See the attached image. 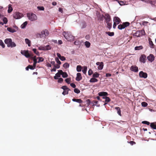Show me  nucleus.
Segmentation results:
<instances>
[{
    "mask_svg": "<svg viewBox=\"0 0 156 156\" xmlns=\"http://www.w3.org/2000/svg\"><path fill=\"white\" fill-rule=\"evenodd\" d=\"M96 15L98 17V20H110V17L109 15L108 14H106L104 15H103L100 14V13L98 12H97Z\"/></svg>",
    "mask_w": 156,
    "mask_h": 156,
    "instance_id": "nucleus-1",
    "label": "nucleus"
},
{
    "mask_svg": "<svg viewBox=\"0 0 156 156\" xmlns=\"http://www.w3.org/2000/svg\"><path fill=\"white\" fill-rule=\"evenodd\" d=\"M5 43L7 44L8 47H14L16 46V44L13 42L10 38H7L5 40Z\"/></svg>",
    "mask_w": 156,
    "mask_h": 156,
    "instance_id": "nucleus-2",
    "label": "nucleus"
},
{
    "mask_svg": "<svg viewBox=\"0 0 156 156\" xmlns=\"http://www.w3.org/2000/svg\"><path fill=\"white\" fill-rule=\"evenodd\" d=\"M63 35L66 39L68 41H71L73 40L74 39L73 36L71 35H69L68 33H66L65 32H63Z\"/></svg>",
    "mask_w": 156,
    "mask_h": 156,
    "instance_id": "nucleus-3",
    "label": "nucleus"
},
{
    "mask_svg": "<svg viewBox=\"0 0 156 156\" xmlns=\"http://www.w3.org/2000/svg\"><path fill=\"white\" fill-rule=\"evenodd\" d=\"M129 24L130 23L129 22H123L122 24L119 25L118 28L119 30H121L129 26Z\"/></svg>",
    "mask_w": 156,
    "mask_h": 156,
    "instance_id": "nucleus-4",
    "label": "nucleus"
},
{
    "mask_svg": "<svg viewBox=\"0 0 156 156\" xmlns=\"http://www.w3.org/2000/svg\"><path fill=\"white\" fill-rule=\"evenodd\" d=\"M23 16V14L19 12H16L13 14V17L16 19H20Z\"/></svg>",
    "mask_w": 156,
    "mask_h": 156,
    "instance_id": "nucleus-5",
    "label": "nucleus"
},
{
    "mask_svg": "<svg viewBox=\"0 0 156 156\" xmlns=\"http://www.w3.org/2000/svg\"><path fill=\"white\" fill-rule=\"evenodd\" d=\"M27 15L29 20H37V16L36 15L32 13H27Z\"/></svg>",
    "mask_w": 156,
    "mask_h": 156,
    "instance_id": "nucleus-6",
    "label": "nucleus"
},
{
    "mask_svg": "<svg viewBox=\"0 0 156 156\" xmlns=\"http://www.w3.org/2000/svg\"><path fill=\"white\" fill-rule=\"evenodd\" d=\"M61 88L63 90V91L62 93V94L64 95L68 94L69 91L70 90L66 86H62Z\"/></svg>",
    "mask_w": 156,
    "mask_h": 156,
    "instance_id": "nucleus-7",
    "label": "nucleus"
},
{
    "mask_svg": "<svg viewBox=\"0 0 156 156\" xmlns=\"http://www.w3.org/2000/svg\"><path fill=\"white\" fill-rule=\"evenodd\" d=\"M21 54L24 55L27 58H29L30 56L28 50H21Z\"/></svg>",
    "mask_w": 156,
    "mask_h": 156,
    "instance_id": "nucleus-8",
    "label": "nucleus"
},
{
    "mask_svg": "<svg viewBox=\"0 0 156 156\" xmlns=\"http://www.w3.org/2000/svg\"><path fill=\"white\" fill-rule=\"evenodd\" d=\"M13 28L12 27H8L7 30L11 33H14L16 32L18 30V27L16 26H14Z\"/></svg>",
    "mask_w": 156,
    "mask_h": 156,
    "instance_id": "nucleus-9",
    "label": "nucleus"
},
{
    "mask_svg": "<svg viewBox=\"0 0 156 156\" xmlns=\"http://www.w3.org/2000/svg\"><path fill=\"white\" fill-rule=\"evenodd\" d=\"M139 76L140 77L146 78L147 77V74L146 73L141 71L139 73Z\"/></svg>",
    "mask_w": 156,
    "mask_h": 156,
    "instance_id": "nucleus-10",
    "label": "nucleus"
},
{
    "mask_svg": "<svg viewBox=\"0 0 156 156\" xmlns=\"http://www.w3.org/2000/svg\"><path fill=\"white\" fill-rule=\"evenodd\" d=\"M146 60V57L145 55H142L140 58V61L141 62L144 63Z\"/></svg>",
    "mask_w": 156,
    "mask_h": 156,
    "instance_id": "nucleus-11",
    "label": "nucleus"
},
{
    "mask_svg": "<svg viewBox=\"0 0 156 156\" xmlns=\"http://www.w3.org/2000/svg\"><path fill=\"white\" fill-rule=\"evenodd\" d=\"M145 18H147V19L149 18L151 20H155L154 19L155 18H152L151 17H149L148 16H147V17H145V16H136L135 17V19H145Z\"/></svg>",
    "mask_w": 156,
    "mask_h": 156,
    "instance_id": "nucleus-12",
    "label": "nucleus"
},
{
    "mask_svg": "<svg viewBox=\"0 0 156 156\" xmlns=\"http://www.w3.org/2000/svg\"><path fill=\"white\" fill-rule=\"evenodd\" d=\"M155 57L152 54H150L149 56L147 57L148 60L150 62H152L154 60Z\"/></svg>",
    "mask_w": 156,
    "mask_h": 156,
    "instance_id": "nucleus-13",
    "label": "nucleus"
},
{
    "mask_svg": "<svg viewBox=\"0 0 156 156\" xmlns=\"http://www.w3.org/2000/svg\"><path fill=\"white\" fill-rule=\"evenodd\" d=\"M97 65L98 66V68L99 70H101L103 68V62H97L96 63Z\"/></svg>",
    "mask_w": 156,
    "mask_h": 156,
    "instance_id": "nucleus-14",
    "label": "nucleus"
},
{
    "mask_svg": "<svg viewBox=\"0 0 156 156\" xmlns=\"http://www.w3.org/2000/svg\"><path fill=\"white\" fill-rule=\"evenodd\" d=\"M49 32L48 30H44L42 31L41 32V34H40L41 37H42L44 36V35L45 36H47L48 35Z\"/></svg>",
    "mask_w": 156,
    "mask_h": 156,
    "instance_id": "nucleus-15",
    "label": "nucleus"
},
{
    "mask_svg": "<svg viewBox=\"0 0 156 156\" xmlns=\"http://www.w3.org/2000/svg\"><path fill=\"white\" fill-rule=\"evenodd\" d=\"M130 70L135 72H137L138 71V67L136 66H132L130 68Z\"/></svg>",
    "mask_w": 156,
    "mask_h": 156,
    "instance_id": "nucleus-16",
    "label": "nucleus"
},
{
    "mask_svg": "<svg viewBox=\"0 0 156 156\" xmlns=\"http://www.w3.org/2000/svg\"><path fill=\"white\" fill-rule=\"evenodd\" d=\"M80 26L82 28H84L86 27V23L84 20H82L80 23Z\"/></svg>",
    "mask_w": 156,
    "mask_h": 156,
    "instance_id": "nucleus-17",
    "label": "nucleus"
},
{
    "mask_svg": "<svg viewBox=\"0 0 156 156\" xmlns=\"http://www.w3.org/2000/svg\"><path fill=\"white\" fill-rule=\"evenodd\" d=\"M98 94L100 96H107L108 95V93L106 92H101L98 93Z\"/></svg>",
    "mask_w": 156,
    "mask_h": 156,
    "instance_id": "nucleus-18",
    "label": "nucleus"
},
{
    "mask_svg": "<svg viewBox=\"0 0 156 156\" xmlns=\"http://www.w3.org/2000/svg\"><path fill=\"white\" fill-rule=\"evenodd\" d=\"M60 70H58V72L55 74V76H54V78L57 80L58 79V77H60L61 75V73L60 72Z\"/></svg>",
    "mask_w": 156,
    "mask_h": 156,
    "instance_id": "nucleus-19",
    "label": "nucleus"
},
{
    "mask_svg": "<svg viewBox=\"0 0 156 156\" xmlns=\"http://www.w3.org/2000/svg\"><path fill=\"white\" fill-rule=\"evenodd\" d=\"M82 79L81 75L80 73H78L77 74V76L76 78V80L77 81H80Z\"/></svg>",
    "mask_w": 156,
    "mask_h": 156,
    "instance_id": "nucleus-20",
    "label": "nucleus"
},
{
    "mask_svg": "<svg viewBox=\"0 0 156 156\" xmlns=\"http://www.w3.org/2000/svg\"><path fill=\"white\" fill-rule=\"evenodd\" d=\"M133 36H136V37H140V30H137L133 34Z\"/></svg>",
    "mask_w": 156,
    "mask_h": 156,
    "instance_id": "nucleus-21",
    "label": "nucleus"
},
{
    "mask_svg": "<svg viewBox=\"0 0 156 156\" xmlns=\"http://www.w3.org/2000/svg\"><path fill=\"white\" fill-rule=\"evenodd\" d=\"M60 72L61 73V75H62L63 77L66 78L68 76V75L66 73L63 72L62 70H60Z\"/></svg>",
    "mask_w": 156,
    "mask_h": 156,
    "instance_id": "nucleus-22",
    "label": "nucleus"
},
{
    "mask_svg": "<svg viewBox=\"0 0 156 156\" xmlns=\"http://www.w3.org/2000/svg\"><path fill=\"white\" fill-rule=\"evenodd\" d=\"M106 20V22L107 23V27L108 29H110L111 28L112 26V24L111 23H110L109 22L110 20Z\"/></svg>",
    "mask_w": 156,
    "mask_h": 156,
    "instance_id": "nucleus-23",
    "label": "nucleus"
},
{
    "mask_svg": "<svg viewBox=\"0 0 156 156\" xmlns=\"http://www.w3.org/2000/svg\"><path fill=\"white\" fill-rule=\"evenodd\" d=\"M72 101H73L79 103H81L83 102L82 100L81 99L73 98L72 99Z\"/></svg>",
    "mask_w": 156,
    "mask_h": 156,
    "instance_id": "nucleus-24",
    "label": "nucleus"
},
{
    "mask_svg": "<svg viewBox=\"0 0 156 156\" xmlns=\"http://www.w3.org/2000/svg\"><path fill=\"white\" fill-rule=\"evenodd\" d=\"M150 126L153 129H156V124L154 122L151 123L150 124Z\"/></svg>",
    "mask_w": 156,
    "mask_h": 156,
    "instance_id": "nucleus-25",
    "label": "nucleus"
},
{
    "mask_svg": "<svg viewBox=\"0 0 156 156\" xmlns=\"http://www.w3.org/2000/svg\"><path fill=\"white\" fill-rule=\"evenodd\" d=\"M149 42L150 47L152 48H154V44L150 38L149 40Z\"/></svg>",
    "mask_w": 156,
    "mask_h": 156,
    "instance_id": "nucleus-26",
    "label": "nucleus"
},
{
    "mask_svg": "<svg viewBox=\"0 0 156 156\" xmlns=\"http://www.w3.org/2000/svg\"><path fill=\"white\" fill-rule=\"evenodd\" d=\"M115 109H116L117 111L118 114L120 116H121V111L120 108L119 107H115Z\"/></svg>",
    "mask_w": 156,
    "mask_h": 156,
    "instance_id": "nucleus-27",
    "label": "nucleus"
},
{
    "mask_svg": "<svg viewBox=\"0 0 156 156\" xmlns=\"http://www.w3.org/2000/svg\"><path fill=\"white\" fill-rule=\"evenodd\" d=\"M25 41L26 44H28V46L30 47V46L31 41L29 39L26 38L25 39Z\"/></svg>",
    "mask_w": 156,
    "mask_h": 156,
    "instance_id": "nucleus-28",
    "label": "nucleus"
},
{
    "mask_svg": "<svg viewBox=\"0 0 156 156\" xmlns=\"http://www.w3.org/2000/svg\"><path fill=\"white\" fill-rule=\"evenodd\" d=\"M13 10V9L11 6V5H9L8 9V13H10Z\"/></svg>",
    "mask_w": 156,
    "mask_h": 156,
    "instance_id": "nucleus-29",
    "label": "nucleus"
},
{
    "mask_svg": "<svg viewBox=\"0 0 156 156\" xmlns=\"http://www.w3.org/2000/svg\"><path fill=\"white\" fill-rule=\"evenodd\" d=\"M98 80L94 78H91L90 80V82L91 83L96 82H98Z\"/></svg>",
    "mask_w": 156,
    "mask_h": 156,
    "instance_id": "nucleus-30",
    "label": "nucleus"
},
{
    "mask_svg": "<svg viewBox=\"0 0 156 156\" xmlns=\"http://www.w3.org/2000/svg\"><path fill=\"white\" fill-rule=\"evenodd\" d=\"M143 48V47L141 45L139 46H136L135 47V50H139L142 49Z\"/></svg>",
    "mask_w": 156,
    "mask_h": 156,
    "instance_id": "nucleus-31",
    "label": "nucleus"
},
{
    "mask_svg": "<svg viewBox=\"0 0 156 156\" xmlns=\"http://www.w3.org/2000/svg\"><path fill=\"white\" fill-rule=\"evenodd\" d=\"M82 66L80 65H78L76 67V70L77 72H80L81 71Z\"/></svg>",
    "mask_w": 156,
    "mask_h": 156,
    "instance_id": "nucleus-32",
    "label": "nucleus"
},
{
    "mask_svg": "<svg viewBox=\"0 0 156 156\" xmlns=\"http://www.w3.org/2000/svg\"><path fill=\"white\" fill-rule=\"evenodd\" d=\"M143 2H144L147 3H150L151 4H152L153 2L151 1L152 0H141Z\"/></svg>",
    "mask_w": 156,
    "mask_h": 156,
    "instance_id": "nucleus-33",
    "label": "nucleus"
},
{
    "mask_svg": "<svg viewBox=\"0 0 156 156\" xmlns=\"http://www.w3.org/2000/svg\"><path fill=\"white\" fill-rule=\"evenodd\" d=\"M99 74L97 72H95L93 74V77L94 78H98L99 77Z\"/></svg>",
    "mask_w": 156,
    "mask_h": 156,
    "instance_id": "nucleus-34",
    "label": "nucleus"
},
{
    "mask_svg": "<svg viewBox=\"0 0 156 156\" xmlns=\"http://www.w3.org/2000/svg\"><path fill=\"white\" fill-rule=\"evenodd\" d=\"M32 50L37 55L39 56L40 55V54L39 52L37 51V49L35 48H33Z\"/></svg>",
    "mask_w": 156,
    "mask_h": 156,
    "instance_id": "nucleus-35",
    "label": "nucleus"
},
{
    "mask_svg": "<svg viewBox=\"0 0 156 156\" xmlns=\"http://www.w3.org/2000/svg\"><path fill=\"white\" fill-rule=\"evenodd\" d=\"M87 66H85L83 67V69L82 70V72L83 73L85 74L87 72Z\"/></svg>",
    "mask_w": 156,
    "mask_h": 156,
    "instance_id": "nucleus-36",
    "label": "nucleus"
},
{
    "mask_svg": "<svg viewBox=\"0 0 156 156\" xmlns=\"http://www.w3.org/2000/svg\"><path fill=\"white\" fill-rule=\"evenodd\" d=\"M85 44L87 48H89L90 45V43L88 41H86L85 43Z\"/></svg>",
    "mask_w": 156,
    "mask_h": 156,
    "instance_id": "nucleus-37",
    "label": "nucleus"
},
{
    "mask_svg": "<svg viewBox=\"0 0 156 156\" xmlns=\"http://www.w3.org/2000/svg\"><path fill=\"white\" fill-rule=\"evenodd\" d=\"M106 34H108L109 36H112L114 35V32H106Z\"/></svg>",
    "mask_w": 156,
    "mask_h": 156,
    "instance_id": "nucleus-38",
    "label": "nucleus"
},
{
    "mask_svg": "<svg viewBox=\"0 0 156 156\" xmlns=\"http://www.w3.org/2000/svg\"><path fill=\"white\" fill-rule=\"evenodd\" d=\"M27 24V21L24 22L21 26V27L22 28H24L26 27V26Z\"/></svg>",
    "mask_w": 156,
    "mask_h": 156,
    "instance_id": "nucleus-39",
    "label": "nucleus"
},
{
    "mask_svg": "<svg viewBox=\"0 0 156 156\" xmlns=\"http://www.w3.org/2000/svg\"><path fill=\"white\" fill-rule=\"evenodd\" d=\"M69 64L67 62L65 63L63 65V67L66 68H68L69 66Z\"/></svg>",
    "mask_w": 156,
    "mask_h": 156,
    "instance_id": "nucleus-40",
    "label": "nucleus"
},
{
    "mask_svg": "<svg viewBox=\"0 0 156 156\" xmlns=\"http://www.w3.org/2000/svg\"><path fill=\"white\" fill-rule=\"evenodd\" d=\"M45 47V50H48L51 49V47L49 45H47Z\"/></svg>",
    "mask_w": 156,
    "mask_h": 156,
    "instance_id": "nucleus-41",
    "label": "nucleus"
},
{
    "mask_svg": "<svg viewBox=\"0 0 156 156\" xmlns=\"http://www.w3.org/2000/svg\"><path fill=\"white\" fill-rule=\"evenodd\" d=\"M111 101V99L108 97H105V102L108 103L110 102Z\"/></svg>",
    "mask_w": 156,
    "mask_h": 156,
    "instance_id": "nucleus-42",
    "label": "nucleus"
},
{
    "mask_svg": "<svg viewBox=\"0 0 156 156\" xmlns=\"http://www.w3.org/2000/svg\"><path fill=\"white\" fill-rule=\"evenodd\" d=\"M147 103L145 102H143L141 103V105L144 107H146L147 105Z\"/></svg>",
    "mask_w": 156,
    "mask_h": 156,
    "instance_id": "nucleus-43",
    "label": "nucleus"
},
{
    "mask_svg": "<svg viewBox=\"0 0 156 156\" xmlns=\"http://www.w3.org/2000/svg\"><path fill=\"white\" fill-rule=\"evenodd\" d=\"M0 45L3 48H4L5 47V45L2 40H0Z\"/></svg>",
    "mask_w": 156,
    "mask_h": 156,
    "instance_id": "nucleus-44",
    "label": "nucleus"
},
{
    "mask_svg": "<svg viewBox=\"0 0 156 156\" xmlns=\"http://www.w3.org/2000/svg\"><path fill=\"white\" fill-rule=\"evenodd\" d=\"M37 58H38V61H37L38 63H39L40 62H42L43 61L44 59L42 57H38Z\"/></svg>",
    "mask_w": 156,
    "mask_h": 156,
    "instance_id": "nucleus-45",
    "label": "nucleus"
},
{
    "mask_svg": "<svg viewBox=\"0 0 156 156\" xmlns=\"http://www.w3.org/2000/svg\"><path fill=\"white\" fill-rule=\"evenodd\" d=\"M74 91L75 93L77 94H79L80 92V90L78 88H75L74 89Z\"/></svg>",
    "mask_w": 156,
    "mask_h": 156,
    "instance_id": "nucleus-46",
    "label": "nucleus"
},
{
    "mask_svg": "<svg viewBox=\"0 0 156 156\" xmlns=\"http://www.w3.org/2000/svg\"><path fill=\"white\" fill-rule=\"evenodd\" d=\"M38 49L39 50H45L44 46H41L38 48Z\"/></svg>",
    "mask_w": 156,
    "mask_h": 156,
    "instance_id": "nucleus-47",
    "label": "nucleus"
},
{
    "mask_svg": "<svg viewBox=\"0 0 156 156\" xmlns=\"http://www.w3.org/2000/svg\"><path fill=\"white\" fill-rule=\"evenodd\" d=\"M55 60L58 64L59 65H60L61 64V62L57 57H56L55 58Z\"/></svg>",
    "mask_w": 156,
    "mask_h": 156,
    "instance_id": "nucleus-48",
    "label": "nucleus"
},
{
    "mask_svg": "<svg viewBox=\"0 0 156 156\" xmlns=\"http://www.w3.org/2000/svg\"><path fill=\"white\" fill-rule=\"evenodd\" d=\"M148 23V22L146 21H143L142 23H140L141 25H143L144 26H146L147 25V24Z\"/></svg>",
    "mask_w": 156,
    "mask_h": 156,
    "instance_id": "nucleus-49",
    "label": "nucleus"
},
{
    "mask_svg": "<svg viewBox=\"0 0 156 156\" xmlns=\"http://www.w3.org/2000/svg\"><path fill=\"white\" fill-rule=\"evenodd\" d=\"M37 9L40 10H44V8L43 6H37Z\"/></svg>",
    "mask_w": 156,
    "mask_h": 156,
    "instance_id": "nucleus-50",
    "label": "nucleus"
},
{
    "mask_svg": "<svg viewBox=\"0 0 156 156\" xmlns=\"http://www.w3.org/2000/svg\"><path fill=\"white\" fill-rule=\"evenodd\" d=\"M142 123L143 124H146L148 125H149L150 124L149 122L147 121H143L142 122Z\"/></svg>",
    "mask_w": 156,
    "mask_h": 156,
    "instance_id": "nucleus-51",
    "label": "nucleus"
},
{
    "mask_svg": "<svg viewBox=\"0 0 156 156\" xmlns=\"http://www.w3.org/2000/svg\"><path fill=\"white\" fill-rule=\"evenodd\" d=\"M65 81L68 84H69L70 81V78H67L65 80Z\"/></svg>",
    "mask_w": 156,
    "mask_h": 156,
    "instance_id": "nucleus-52",
    "label": "nucleus"
},
{
    "mask_svg": "<svg viewBox=\"0 0 156 156\" xmlns=\"http://www.w3.org/2000/svg\"><path fill=\"white\" fill-rule=\"evenodd\" d=\"M0 19H2V20H7L6 18L4 17L1 14H0Z\"/></svg>",
    "mask_w": 156,
    "mask_h": 156,
    "instance_id": "nucleus-53",
    "label": "nucleus"
},
{
    "mask_svg": "<svg viewBox=\"0 0 156 156\" xmlns=\"http://www.w3.org/2000/svg\"><path fill=\"white\" fill-rule=\"evenodd\" d=\"M63 81V79L61 78H60L58 79V83H61Z\"/></svg>",
    "mask_w": 156,
    "mask_h": 156,
    "instance_id": "nucleus-54",
    "label": "nucleus"
},
{
    "mask_svg": "<svg viewBox=\"0 0 156 156\" xmlns=\"http://www.w3.org/2000/svg\"><path fill=\"white\" fill-rule=\"evenodd\" d=\"M93 73V71L91 69H90L88 71V75H91Z\"/></svg>",
    "mask_w": 156,
    "mask_h": 156,
    "instance_id": "nucleus-55",
    "label": "nucleus"
},
{
    "mask_svg": "<svg viewBox=\"0 0 156 156\" xmlns=\"http://www.w3.org/2000/svg\"><path fill=\"white\" fill-rule=\"evenodd\" d=\"M70 85L73 88H75L76 87L75 84L73 83H71Z\"/></svg>",
    "mask_w": 156,
    "mask_h": 156,
    "instance_id": "nucleus-56",
    "label": "nucleus"
},
{
    "mask_svg": "<svg viewBox=\"0 0 156 156\" xmlns=\"http://www.w3.org/2000/svg\"><path fill=\"white\" fill-rule=\"evenodd\" d=\"M59 58L62 61H64L66 60L65 57L63 56H62Z\"/></svg>",
    "mask_w": 156,
    "mask_h": 156,
    "instance_id": "nucleus-57",
    "label": "nucleus"
},
{
    "mask_svg": "<svg viewBox=\"0 0 156 156\" xmlns=\"http://www.w3.org/2000/svg\"><path fill=\"white\" fill-rule=\"evenodd\" d=\"M54 67H55L56 69H58L60 68L59 65L58 64L55 65L54 66Z\"/></svg>",
    "mask_w": 156,
    "mask_h": 156,
    "instance_id": "nucleus-58",
    "label": "nucleus"
},
{
    "mask_svg": "<svg viewBox=\"0 0 156 156\" xmlns=\"http://www.w3.org/2000/svg\"><path fill=\"white\" fill-rule=\"evenodd\" d=\"M28 67H29V69H34V67L32 65H29Z\"/></svg>",
    "mask_w": 156,
    "mask_h": 156,
    "instance_id": "nucleus-59",
    "label": "nucleus"
},
{
    "mask_svg": "<svg viewBox=\"0 0 156 156\" xmlns=\"http://www.w3.org/2000/svg\"><path fill=\"white\" fill-rule=\"evenodd\" d=\"M129 143L131 145H133V144H135L136 143L133 141H129Z\"/></svg>",
    "mask_w": 156,
    "mask_h": 156,
    "instance_id": "nucleus-60",
    "label": "nucleus"
},
{
    "mask_svg": "<svg viewBox=\"0 0 156 156\" xmlns=\"http://www.w3.org/2000/svg\"><path fill=\"white\" fill-rule=\"evenodd\" d=\"M58 11L60 12H61L62 13L63 12V9L62 8H59L58 9Z\"/></svg>",
    "mask_w": 156,
    "mask_h": 156,
    "instance_id": "nucleus-61",
    "label": "nucleus"
},
{
    "mask_svg": "<svg viewBox=\"0 0 156 156\" xmlns=\"http://www.w3.org/2000/svg\"><path fill=\"white\" fill-rule=\"evenodd\" d=\"M116 23L115 21H114V24L113 25V28L114 29H115L116 27Z\"/></svg>",
    "mask_w": 156,
    "mask_h": 156,
    "instance_id": "nucleus-62",
    "label": "nucleus"
},
{
    "mask_svg": "<svg viewBox=\"0 0 156 156\" xmlns=\"http://www.w3.org/2000/svg\"><path fill=\"white\" fill-rule=\"evenodd\" d=\"M111 76V74L109 73H106V76L107 77L110 76Z\"/></svg>",
    "mask_w": 156,
    "mask_h": 156,
    "instance_id": "nucleus-63",
    "label": "nucleus"
},
{
    "mask_svg": "<svg viewBox=\"0 0 156 156\" xmlns=\"http://www.w3.org/2000/svg\"><path fill=\"white\" fill-rule=\"evenodd\" d=\"M34 61V63H37V58H34V60H33Z\"/></svg>",
    "mask_w": 156,
    "mask_h": 156,
    "instance_id": "nucleus-64",
    "label": "nucleus"
}]
</instances>
